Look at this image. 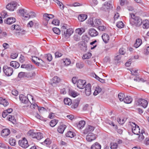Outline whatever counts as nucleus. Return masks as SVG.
<instances>
[{"label":"nucleus","mask_w":149,"mask_h":149,"mask_svg":"<svg viewBox=\"0 0 149 149\" xmlns=\"http://www.w3.org/2000/svg\"><path fill=\"white\" fill-rule=\"evenodd\" d=\"M132 101V98L130 96H127L125 97L124 102L127 104L130 103Z\"/></svg>","instance_id":"obj_25"},{"label":"nucleus","mask_w":149,"mask_h":149,"mask_svg":"<svg viewBox=\"0 0 149 149\" xmlns=\"http://www.w3.org/2000/svg\"><path fill=\"white\" fill-rule=\"evenodd\" d=\"M86 83L85 80L79 79L77 82V87L80 89H83L85 88V85Z\"/></svg>","instance_id":"obj_10"},{"label":"nucleus","mask_w":149,"mask_h":149,"mask_svg":"<svg viewBox=\"0 0 149 149\" xmlns=\"http://www.w3.org/2000/svg\"><path fill=\"white\" fill-rule=\"evenodd\" d=\"M66 127V126L65 125H60L58 127L57 131L59 133L63 134Z\"/></svg>","instance_id":"obj_19"},{"label":"nucleus","mask_w":149,"mask_h":149,"mask_svg":"<svg viewBox=\"0 0 149 149\" xmlns=\"http://www.w3.org/2000/svg\"><path fill=\"white\" fill-rule=\"evenodd\" d=\"M17 5V3L15 1H11L8 3L6 6V8L8 10L13 11L15 9Z\"/></svg>","instance_id":"obj_7"},{"label":"nucleus","mask_w":149,"mask_h":149,"mask_svg":"<svg viewBox=\"0 0 149 149\" xmlns=\"http://www.w3.org/2000/svg\"><path fill=\"white\" fill-rule=\"evenodd\" d=\"M116 26L119 28L121 29L124 26V24L122 21L118 22Z\"/></svg>","instance_id":"obj_48"},{"label":"nucleus","mask_w":149,"mask_h":149,"mask_svg":"<svg viewBox=\"0 0 149 149\" xmlns=\"http://www.w3.org/2000/svg\"><path fill=\"white\" fill-rule=\"evenodd\" d=\"M60 22L58 19H56L53 20L52 22V24H54L56 26L59 25Z\"/></svg>","instance_id":"obj_56"},{"label":"nucleus","mask_w":149,"mask_h":149,"mask_svg":"<svg viewBox=\"0 0 149 149\" xmlns=\"http://www.w3.org/2000/svg\"><path fill=\"white\" fill-rule=\"evenodd\" d=\"M49 15L47 14H45L43 15V17L44 19L46 21V22L47 23V21H48L49 19Z\"/></svg>","instance_id":"obj_59"},{"label":"nucleus","mask_w":149,"mask_h":149,"mask_svg":"<svg viewBox=\"0 0 149 149\" xmlns=\"http://www.w3.org/2000/svg\"><path fill=\"white\" fill-rule=\"evenodd\" d=\"M36 74L35 72H26V77L28 78H31L34 77Z\"/></svg>","instance_id":"obj_30"},{"label":"nucleus","mask_w":149,"mask_h":149,"mask_svg":"<svg viewBox=\"0 0 149 149\" xmlns=\"http://www.w3.org/2000/svg\"><path fill=\"white\" fill-rule=\"evenodd\" d=\"M88 23L89 24L91 25V26L94 27V21H93V19L91 18L89 19L88 20Z\"/></svg>","instance_id":"obj_53"},{"label":"nucleus","mask_w":149,"mask_h":149,"mask_svg":"<svg viewBox=\"0 0 149 149\" xmlns=\"http://www.w3.org/2000/svg\"><path fill=\"white\" fill-rule=\"evenodd\" d=\"M19 13L21 14V15L23 17H24V14H26L27 13V11L25 10V9H22L19 10Z\"/></svg>","instance_id":"obj_51"},{"label":"nucleus","mask_w":149,"mask_h":149,"mask_svg":"<svg viewBox=\"0 0 149 149\" xmlns=\"http://www.w3.org/2000/svg\"><path fill=\"white\" fill-rule=\"evenodd\" d=\"M110 146L111 149H117L118 145L116 143H111L110 144Z\"/></svg>","instance_id":"obj_41"},{"label":"nucleus","mask_w":149,"mask_h":149,"mask_svg":"<svg viewBox=\"0 0 149 149\" xmlns=\"http://www.w3.org/2000/svg\"><path fill=\"white\" fill-rule=\"evenodd\" d=\"M10 133L9 130L8 129H5L2 130L1 132L2 136L3 137H6Z\"/></svg>","instance_id":"obj_18"},{"label":"nucleus","mask_w":149,"mask_h":149,"mask_svg":"<svg viewBox=\"0 0 149 149\" xmlns=\"http://www.w3.org/2000/svg\"><path fill=\"white\" fill-rule=\"evenodd\" d=\"M60 81V79L57 76L54 77L52 79V82H51L52 85L54 86L55 84L58 83Z\"/></svg>","instance_id":"obj_27"},{"label":"nucleus","mask_w":149,"mask_h":149,"mask_svg":"<svg viewBox=\"0 0 149 149\" xmlns=\"http://www.w3.org/2000/svg\"><path fill=\"white\" fill-rule=\"evenodd\" d=\"M18 144L20 146L24 148H26L29 146L28 142L25 137L18 141Z\"/></svg>","instance_id":"obj_5"},{"label":"nucleus","mask_w":149,"mask_h":149,"mask_svg":"<svg viewBox=\"0 0 149 149\" xmlns=\"http://www.w3.org/2000/svg\"><path fill=\"white\" fill-rule=\"evenodd\" d=\"M67 27V25L66 24H65L63 26H61V29H62V34L63 33V31H66V29Z\"/></svg>","instance_id":"obj_60"},{"label":"nucleus","mask_w":149,"mask_h":149,"mask_svg":"<svg viewBox=\"0 0 149 149\" xmlns=\"http://www.w3.org/2000/svg\"><path fill=\"white\" fill-rule=\"evenodd\" d=\"M79 46L82 51L85 52L87 50V45L85 42L81 41L79 43Z\"/></svg>","instance_id":"obj_13"},{"label":"nucleus","mask_w":149,"mask_h":149,"mask_svg":"<svg viewBox=\"0 0 149 149\" xmlns=\"http://www.w3.org/2000/svg\"><path fill=\"white\" fill-rule=\"evenodd\" d=\"M28 135L33 138L36 139L38 140H40L43 137V134L40 132H35L33 130H30L27 133Z\"/></svg>","instance_id":"obj_2"},{"label":"nucleus","mask_w":149,"mask_h":149,"mask_svg":"<svg viewBox=\"0 0 149 149\" xmlns=\"http://www.w3.org/2000/svg\"><path fill=\"white\" fill-rule=\"evenodd\" d=\"M102 37L103 41L105 43H107L108 42L109 39V37L107 34L106 33L103 34L102 35Z\"/></svg>","instance_id":"obj_23"},{"label":"nucleus","mask_w":149,"mask_h":149,"mask_svg":"<svg viewBox=\"0 0 149 149\" xmlns=\"http://www.w3.org/2000/svg\"><path fill=\"white\" fill-rule=\"evenodd\" d=\"M26 72H20L18 74V77L19 78H22L24 77H26Z\"/></svg>","instance_id":"obj_50"},{"label":"nucleus","mask_w":149,"mask_h":149,"mask_svg":"<svg viewBox=\"0 0 149 149\" xmlns=\"http://www.w3.org/2000/svg\"><path fill=\"white\" fill-rule=\"evenodd\" d=\"M94 129L95 127H94L91 125H88L84 130L83 133L85 134L91 133L90 132H93Z\"/></svg>","instance_id":"obj_15"},{"label":"nucleus","mask_w":149,"mask_h":149,"mask_svg":"<svg viewBox=\"0 0 149 149\" xmlns=\"http://www.w3.org/2000/svg\"><path fill=\"white\" fill-rule=\"evenodd\" d=\"M63 60L64 64L66 66L68 65L71 63V61L69 59H63Z\"/></svg>","instance_id":"obj_42"},{"label":"nucleus","mask_w":149,"mask_h":149,"mask_svg":"<svg viewBox=\"0 0 149 149\" xmlns=\"http://www.w3.org/2000/svg\"><path fill=\"white\" fill-rule=\"evenodd\" d=\"M64 102L65 104L68 105H70L72 103L71 100L69 98H66L64 100Z\"/></svg>","instance_id":"obj_39"},{"label":"nucleus","mask_w":149,"mask_h":149,"mask_svg":"<svg viewBox=\"0 0 149 149\" xmlns=\"http://www.w3.org/2000/svg\"><path fill=\"white\" fill-rule=\"evenodd\" d=\"M112 8V3L111 1H109L108 2H105L104 4L101 8V9L104 11H106Z\"/></svg>","instance_id":"obj_8"},{"label":"nucleus","mask_w":149,"mask_h":149,"mask_svg":"<svg viewBox=\"0 0 149 149\" xmlns=\"http://www.w3.org/2000/svg\"><path fill=\"white\" fill-rule=\"evenodd\" d=\"M85 122L84 120L80 121L77 125V127L79 129H82L84 126Z\"/></svg>","instance_id":"obj_29"},{"label":"nucleus","mask_w":149,"mask_h":149,"mask_svg":"<svg viewBox=\"0 0 149 149\" xmlns=\"http://www.w3.org/2000/svg\"><path fill=\"white\" fill-rule=\"evenodd\" d=\"M58 121L56 119L52 120L50 123V125L52 127H54L58 123Z\"/></svg>","instance_id":"obj_46"},{"label":"nucleus","mask_w":149,"mask_h":149,"mask_svg":"<svg viewBox=\"0 0 149 149\" xmlns=\"http://www.w3.org/2000/svg\"><path fill=\"white\" fill-rule=\"evenodd\" d=\"M120 5L122 6H123L125 4H127L128 2L127 1V0H120Z\"/></svg>","instance_id":"obj_58"},{"label":"nucleus","mask_w":149,"mask_h":149,"mask_svg":"<svg viewBox=\"0 0 149 149\" xmlns=\"http://www.w3.org/2000/svg\"><path fill=\"white\" fill-rule=\"evenodd\" d=\"M76 66L77 68H81L84 66V64L82 63H76Z\"/></svg>","instance_id":"obj_57"},{"label":"nucleus","mask_w":149,"mask_h":149,"mask_svg":"<svg viewBox=\"0 0 149 149\" xmlns=\"http://www.w3.org/2000/svg\"><path fill=\"white\" fill-rule=\"evenodd\" d=\"M137 104L141 106L144 108H146L147 107L148 102L145 99L140 98L137 100Z\"/></svg>","instance_id":"obj_6"},{"label":"nucleus","mask_w":149,"mask_h":149,"mask_svg":"<svg viewBox=\"0 0 149 149\" xmlns=\"http://www.w3.org/2000/svg\"><path fill=\"white\" fill-rule=\"evenodd\" d=\"M35 116L38 119H39L42 120H44L45 121H46V120H45L42 117L40 116L38 113H36Z\"/></svg>","instance_id":"obj_55"},{"label":"nucleus","mask_w":149,"mask_h":149,"mask_svg":"<svg viewBox=\"0 0 149 149\" xmlns=\"http://www.w3.org/2000/svg\"><path fill=\"white\" fill-rule=\"evenodd\" d=\"M15 29L17 31H19L18 32H16L15 33L16 35L17 36H19L20 34H21L22 33L21 30H19V29H20L19 26L18 25H15Z\"/></svg>","instance_id":"obj_38"},{"label":"nucleus","mask_w":149,"mask_h":149,"mask_svg":"<svg viewBox=\"0 0 149 149\" xmlns=\"http://www.w3.org/2000/svg\"><path fill=\"white\" fill-rule=\"evenodd\" d=\"M7 119L13 124H15L16 123V120L14 116L10 115H8L7 117Z\"/></svg>","instance_id":"obj_36"},{"label":"nucleus","mask_w":149,"mask_h":149,"mask_svg":"<svg viewBox=\"0 0 149 149\" xmlns=\"http://www.w3.org/2000/svg\"><path fill=\"white\" fill-rule=\"evenodd\" d=\"M143 27V29H148L149 27V21L145 20L142 22Z\"/></svg>","instance_id":"obj_31"},{"label":"nucleus","mask_w":149,"mask_h":149,"mask_svg":"<svg viewBox=\"0 0 149 149\" xmlns=\"http://www.w3.org/2000/svg\"><path fill=\"white\" fill-rule=\"evenodd\" d=\"M45 57L49 61H51L52 59V55L50 54H48L45 55Z\"/></svg>","instance_id":"obj_54"},{"label":"nucleus","mask_w":149,"mask_h":149,"mask_svg":"<svg viewBox=\"0 0 149 149\" xmlns=\"http://www.w3.org/2000/svg\"><path fill=\"white\" fill-rule=\"evenodd\" d=\"M3 69L5 74L8 77L11 76L13 72V69L12 68L6 65L3 66Z\"/></svg>","instance_id":"obj_3"},{"label":"nucleus","mask_w":149,"mask_h":149,"mask_svg":"<svg viewBox=\"0 0 149 149\" xmlns=\"http://www.w3.org/2000/svg\"><path fill=\"white\" fill-rule=\"evenodd\" d=\"M38 61V63H36V65L37 66H39L40 65L44 66L45 65V62L39 58Z\"/></svg>","instance_id":"obj_47"},{"label":"nucleus","mask_w":149,"mask_h":149,"mask_svg":"<svg viewBox=\"0 0 149 149\" xmlns=\"http://www.w3.org/2000/svg\"><path fill=\"white\" fill-rule=\"evenodd\" d=\"M101 145L98 143L96 142L93 144L91 146V149H100Z\"/></svg>","instance_id":"obj_28"},{"label":"nucleus","mask_w":149,"mask_h":149,"mask_svg":"<svg viewBox=\"0 0 149 149\" xmlns=\"http://www.w3.org/2000/svg\"><path fill=\"white\" fill-rule=\"evenodd\" d=\"M79 101H80L79 99L74 100L72 103V105L71 106L72 108L73 109L76 108L79 104Z\"/></svg>","instance_id":"obj_22"},{"label":"nucleus","mask_w":149,"mask_h":149,"mask_svg":"<svg viewBox=\"0 0 149 149\" xmlns=\"http://www.w3.org/2000/svg\"><path fill=\"white\" fill-rule=\"evenodd\" d=\"M94 27H97L99 26L102 25V21L101 19H96L94 20Z\"/></svg>","instance_id":"obj_21"},{"label":"nucleus","mask_w":149,"mask_h":149,"mask_svg":"<svg viewBox=\"0 0 149 149\" xmlns=\"http://www.w3.org/2000/svg\"><path fill=\"white\" fill-rule=\"evenodd\" d=\"M85 93L87 96H89L91 93V84H88L85 87Z\"/></svg>","instance_id":"obj_16"},{"label":"nucleus","mask_w":149,"mask_h":149,"mask_svg":"<svg viewBox=\"0 0 149 149\" xmlns=\"http://www.w3.org/2000/svg\"><path fill=\"white\" fill-rule=\"evenodd\" d=\"M63 31V33L62 34L66 38L69 37L73 32V30L72 28L67 29L66 31Z\"/></svg>","instance_id":"obj_12"},{"label":"nucleus","mask_w":149,"mask_h":149,"mask_svg":"<svg viewBox=\"0 0 149 149\" xmlns=\"http://www.w3.org/2000/svg\"><path fill=\"white\" fill-rule=\"evenodd\" d=\"M131 72L132 74L134 75H137L138 72L137 70H131Z\"/></svg>","instance_id":"obj_63"},{"label":"nucleus","mask_w":149,"mask_h":149,"mask_svg":"<svg viewBox=\"0 0 149 149\" xmlns=\"http://www.w3.org/2000/svg\"><path fill=\"white\" fill-rule=\"evenodd\" d=\"M39 58L35 56H32V58L31 59L32 62L36 65L37 63H38V60Z\"/></svg>","instance_id":"obj_49"},{"label":"nucleus","mask_w":149,"mask_h":149,"mask_svg":"<svg viewBox=\"0 0 149 149\" xmlns=\"http://www.w3.org/2000/svg\"><path fill=\"white\" fill-rule=\"evenodd\" d=\"M0 104H3L4 107L6 106L9 104L8 102L5 99H3L2 97L0 98Z\"/></svg>","instance_id":"obj_34"},{"label":"nucleus","mask_w":149,"mask_h":149,"mask_svg":"<svg viewBox=\"0 0 149 149\" xmlns=\"http://www.w3.org/2000/svg\"><path fill=\"white\" fill-rule=\"evenodd\" d=\"M91 56V53L89 52L84 55L82 58L83 59H88L90 58Z\"/></svg>","instance_id":"obj_43"},{"label":"nucleus","mask_w":149,"mask_h":149,"mask_svg":"<svg viewBox=\"0 0 149 149\" xmlns=\"http://www.w3.org/2000/svg\"><path fill=\"white\" fill-rule=\"evenodd\" d=\"M89 34L92 37L98 35V33L94 29H91L89 30Z\"/></svg>","instance_id":"obj_20"},{"label":"nucleus","mask_w":149,"mask_h":149,"mask_svg":"<svg viewBox=\"0 0 149 149\" xmlns=\"http://www.w3.org/2000/svg\"><path fill=\"white\" fill-rule=\"evenodd\" d=\"M10 65L15 68H18L20 64L17 61H12L10 62Z\"/></svg>","instance_id":"obj_24"},{"label":"nucleus","mask_w":149,"mask_h":149,"mask_svg":"<svg viewBox=\"0 0 149 149\" xmlns=\"http://www.w3.org/2000/svg\"><path fill=\"white\" fill-rule=\"evenodd\" d=\"M75 135V134L71 131H69L66 134V136L67 137L72 138L74 137Z\"/></svg>","instance_id":"obj_37"},{"label":"nucleus","mask_w":149,"mask_h":149,"mask_svg":"<svg viewBox=\"0 0 149 149\" xmlns=\"http://www.w3.org/2000/svg\"><path fill=\"white\" fill-rule=\"evenodd\" d=\"M53 31L56 34H59L60 33V31L58 28H54L52 29Z\"/></svg>","instance_id":"obj_52"},{"label":"nucleus","mask_w":149,"mask_h":149,"mask_svg":"<svg viewBox=\"0 0 149 149\" xmlns=\"http://www.w3.org/2000/svg\"><path fill=\"white\" fill-rule=\"evenodd\" d=\"M55 55L56 58H58L61 57L62 55V54L59 52H56L55 53Z\"/></svg>","instance_id":"obj_62"},{"label":"nucleus","mask_w":149,"mask_h":149,"mask_svg":"<svg viewBox=\"0 0 149 149\" xmlns=\"http://www.w3.org/2000/svg\"><path fill=\"white\" fill-rule=\"evenodd\" d=\"M142 40L141 39L138 38L136 40L134 45V47L137 48L142 43Z\"/></svg>","instance_id":"obj_32"},{"label":"nucleus","mask_w":149,"mask_h":149,"mask_svg":"<svg viewBox=\"0 0 149 149\" xmlns=\"http://www.w3.org/2000/svg\"><path fill=\"white\" fill-rule=\"evenodd\" d=\"M130 15L131 18L130 20V23L136 26H140L142 23L141 19L139 17L135 16L133 14H131Z\"/></svg>","instance_id":"obj_1"},{"label":"nucleus","mask_w":149,"mask_h":149,"mask_svg":"<svg viewBox=\"0 0 149 149\" xmlns=\"http://www.w3.org/2000/svg\"><path fill=\"white\" fill-rule=\"evenodd\" d=\"M15 21V19L12 17L8 18L4 20L5 23L9 25L14 23Z\"/></svg>","instance_id":"obj_14"},{"label":"nucleus","mask_w":149,"mask_h":149,"mask_svg":"<svg viewBox=\"0 0 149 149\" xmlns=\"http://www.w3.org/2000/svg\"><path fill=\"white\" fill-rule=\"evenodd\" d=\"M96 138V135L92 133H89L86 136V140L88 141H92L95 140Z\"/></svg>","instance_id":"obj_11"},{"label":"nucleus","mask_w":149,"mask_h":149,"mask_svg":"<svg viewBox=\"0 0 149 149\" xmlns=\"http://www.w3.org/2000/svg\"><path fill=\"white\" fill-rule=\"evenodd\" d=\"M9 143L12 146H14L16 144L15 139L13 138H10L9 140Z\"/></svg>","instance_id":"obj_40"},{"label":"nucleus","mask_w":149,"mask_h":149,"mask_svg":"<svg viewBox=\"0 0 149 149\" xmlns=\"http://www.w3.org/2000/svg\"><path fill=\"white\" fill-rule=\"evenodd\" d=\"M118 97L120 101H123L124 98L125 97L124 94L122 93H120L118 94Z\"/></svg>","instance_id":"obj_45"},{"label":"nucleus","mask_w":149,"mask_h":149,"mask_svg":"<svg viewBox=\"0 0 149 149\" xmlns=\"http://www.w3.org/2000/svg\"><path fill=\"white\" fill-rule=\"evenodd\" d=\"M20 100L22 102L26 105L24 106L28 107L30 104L31 102L29 101L28 98L23 94H20L19 96Z\"/></svg>","instance_id":"obj_4"},{"label":"nucleus","mask_w":149,"mask_h":149,"mask_svg":"<svg viewBox=\"0 0 149 149\" xmlns=\"http://www.w3.org/2000/svg\"><path fill=\"white\" fill-rule=\"evenodd\" d=\"M85 29H84L81 28L76 29L75 30L76 33L78 34L79 35H81L83 33L85 32Z\"/></svg>","instance_id":"obj_35"},{"label":"nucleus","mask_w":149,"mask_h":149,"mask_svg":"<svg viewBox=\"0 0 149 149\" xmlns=\"http://www.w3.org/2000/svg\"><path fill=\"white\" fill-rule=\"evenodd\" d=\"M133 125H132V131L134 134L139 135L140 133V129L138 126L137 125L134 123H132Z\"/></svg>","instance_id":"obj_9"},{"label":"nucleus","mask_w":149,"mask_h":149,"mask_svg":"<svg viewBox=\"0 0 149 149\" xmlns=\"http://www.w3.org/2000/svg\"><path fill=\"white\" fill-rule=\"evenodd\" d=\"M68 94L73 97H75L77 95L76 92L71 89H69Z\"/></svg>","instance_id":"obj_33"},{"label":"nucleus","mask_w":149,"mask_h":149,"mask_svg":"<svg viewBox=\"0 0 149 149\" xmlns=\"http://www.w3.org/2000/svg\"><path fill=\"white\" fill-rule=\"evenodd\" d=\"M21 68H25L28 70H30L34 68V67L30 64H22L21 66Z\"/></svg>","instance_id":"obj_17"},{"label":"nucleus","mask_w":149,"mask_h":149,"mask_svg":"<svg viewBox=\"0 0 149 149\" xmlns=\"http://www.w3.org/2000/svg\"><path fill=\"white\" fill-rule=\"evenodd\" d=\"M73 38L76 41H78L80 40V37L77 34H75L74 35Z\"/></svg>","instance_id":"obj_64"},{"label":"nucleus","mask_w":149,"mask_h":149,"mask_svg":"<svg viewBox=\"0 0 149 149\" xmlns=\"http://www.w3.org/2000/svg\"><path fill=\"white\" fill-rule=\"evenodd\" d=\"M87 16L85 14L79 15L78 17L79 20L80 22H83L87 18Z\"/></svg>","instance_id":"obj_26"},{"label":"nucleus","mask_w":149,"mask_h":149,"mask_svg":"<svg viewBox=\"0 0 149 149\" xmlns=\"http://www.w3.org/2000/svg\"><path fill=\"white\" fill-rule=\"evenodd\" d=\"M1 15L2 17L3 18H4L8 16L6 12L5 11L2 12L1 13Z\"/></svg>","instance_id":"obj_61"},{"label":"nucleus","mask_w":149,"mask_h":149,"mask_svg":"<svg viewBox=\"0 0 149 149\" xmlns=\"http://www.w3.org/2000/svg\"><path fill=\"white\" fill-rule=\"evenodd\" d=\"M144 133V131L143 130H142L141 131V133L139 134V136L138 139L139 141H142L144 139V136L143 134Z\"/></svg>","instance_id":"obj_44"}]
</instances>
